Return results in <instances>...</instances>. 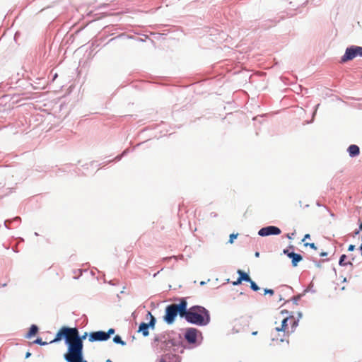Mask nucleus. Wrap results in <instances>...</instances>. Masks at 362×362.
<instances>
[{"label": "nucleus", "instance_id": "obj_10", "mask_svg": "<svg viewBox=\"0 0 362 362\" xmlns=\"http://www.w3.org/2000/svg\"><path fill=\"white\" fill-rule=\"evenodd\" d=\"M284 252L292 259V265L296 267L298 263L302 260V256L293 252H289L288 250H284Z\"/></svg>", "mask_w": 362, "mask_h": 362}, {"label": "nucleus", "instance_id": "obj_8", "mask_svg": "<svg viewBox=\"0 0 362 362\" xmlns=\"http://www.w3.org/2000/svg\"><path fill=\"white\" fill-rule=\"evenodd\" d=\"M281 233V230L274 226H269L267 227H264L261 228L259 232L258 235L260 236H268L270 235H279Z\"/></svg>", "mask_w": 362, "mask_h": 362}, {"label": "nucleus", "instance_id": "obj_21", "mask_svg": "<svg viewBox=\"0 0 362 362\" xmlns=\"http://www.w3.org/2000/svg\"><path fill=\"white\" fill-rule=\"evenodd\" d=\"M305 246H309L311 248L314 249V250H316L317 247L315 246V245L314 243H305Z\"/></svg>", "mask_w": 362, "mask_h": 362}, {"label": "nucleus", "instance_id": "obj_24", "mask_svg": "<svg viewBox=\"0 0 362 362\" xmlns=\"http://www.w3.org/2000/svg\"><path fill=\"white\" fill-rule=\"evenodd\" d=\"M308 238H310V235L309 234H306L305 236H304V238L302 240L303 242H304L306 239Z\"/></svg>", "mask_w": 362, "mask_h": 362}, {"label": "nucleus", "instance_id": "obj_6", "mask_svg": "<svg viewBox=\"0 0 362 362\" xmlns=\"http://www.w3.org/2000/svg\"><path fill=\"white\" fill-rule=\"evenodd\" d=\"M198 335H201V332L198 329L195 328H188L186 329L185 338L189 344H195Z\"/></svg>", "mask_w": 362, "mask_h": 362}, {"label": "nucleus", "instance_id": "obj_14", "mask_svg": "<svg viewBox=\"0 0 362 362\" xmlns=\"http://www.w3.org/2000/svg\"><path fill=\"white\" fill-rule=\"evenodd\" d=\"M346 259V256L345 255H342L341 257H340V259H339V264L341 266H345L348 264L352 265V263L349 262H345V259Z\"/></svg>", "mask_w": 362, "mask_h": 362}, {"label": "nucleus", "instance_id": "obj_28", "mask_svg": "<svg viewBox=\"0 0 362 362\" xmlns=\"http://www.w3.org/2000/svg\"><path fill=\"white\" fill-rule=\"evenodd\" d=\"M6 286V284H2V286Z\"/></svg>", "mask_w": 362, "mask_h": 362}, {"label": "nucleus", "instance_id": "obj_5", "mask_svg": "<svg viewBox=\"0 0 362 362\" xmlns=\"http://www.w3.org/2000/svg\"><path fill=\"white\" fill-rule=\"evenodd\" d=\"M362 57V47L351 46L346 49V52L341 57V62H346L352 60L356 57Z\"/></svg>", "mask_w": 362, "mask_h": 362}, {"label": "nucleus", "instance_id": "obj_20", "mask_svg": "<svg viewBox=\"0 0 362 362\" xmlns=\"http://www.w3.org/2000/svg\"><path fill=\"white\" fill-rule=\"evenodd\" d=\"M115 333V329L112 328H110L108 329V331L106 332L107 334H108V339H110V335L113 334Z\"/></svg>", "mask_w": 362, "mask_h": 362}, {"label": "nucleus", "instance_id": "obj_11", "mask_svg": "<svg viewBox=\"0 0 362 362\" xmlns=\"http://www.w3.org/2000/svg\"><path fill=\"white\" fill-rule=\"evenodd\" d=\"M238 274H239V277L238 278L236 281L233 282V285H239L242 283L243 281L247 282L251 281V278L247 274H246L243 270L238 269Z\"/></svg>", "mask_w": 362, "mask_h": 362}, {"label": "nucleus", "instance_id": "obj_19", "mask_svg": "<svg viewBox=\"0 0 362 362\" xmlns=\"http://www.w3.org/2000/svg\"><path fill=\"white\" fill-rule=\"evenodd\" d=\"M274 293V290H272V289H269V288H265L264 289V294L273 295Z\"/></svg>", "mask_w": 362, "mask_h": 362}, {"label": "nucleus", "instance_id": "obj_22", "mask_svg": "<svg viewBox=\"0 0 362 362\" xmlns=\"http://www.w3.org/2000/svg\"><path fill=\"white\" fill-rule=\"evenodd\" d=\"M294 235H295V233H291V234H289V233H288V234H287V235H286V236H287V238H288V239H293Z\"/></svg>", "mask_w": 362, "mask_h": 362}, {"label": "nucleus", "instance_id": "obj_1", "mask_svg": "<svg viewBox=\"0 0 362 362\" xmlns=\"http://www.w3.org/2000/svg\"><path fill=\"white\" fill-rule=\"evenodd\" d=\"M88 334L86 332L81 337L76 327H62L57 333L55 338L50 341L54 343L64 338L67 345V351L64 354V358L67 362H87L83 358V343Z\"/></svg>", "mask_w": 362, "mask_h": 362}, {"label": "nucleus", "instance_id": "obj_18", "mask_svg": "<svg viewBox=\"0 0 362 362\" xmlns=\"http://www.w3.org/2000/svg\"><path fill=\"white\" fill-rule=\"evenodd\" d=\"M238 234H234V233H232L230 235V238H229V243L232 244L233 243V241H234V239H235L237 237H238Z\"/></svg>", "mask_w": 362, "mask_h": 362}, {"label": "nucleus", "instance_id": "obj_2", "mask_svg": "<svg viewBox=\"0 0 362 362\" xmlns=\"http://www.w3.org/2000/svg\"><path fill=\"white\" fill-rule=\"evenodd\" d=\"M184 317L187 322L197 325H206L210 320L209 312L202 306H193L189 310L186 309Z\"/></svg>", "mask_w": 362, "mask_h": 362}, {"label": "nucleus", "instance_id": "obj_7", "mask_svg": "<svg viewBox=\"0 0 362 362\" xmlns=\"http://www.w3.org/2000/svg\"><path fill=\"white\" fill-rule=\"evenodd\" d=\"M148 315L151 317V320H150L149 323L142 322L140 324L139 327V332H141L144 337H146L148 335L149 327H151L152 328H153L155 326V323H156V320H155L154 317L151 314V313H148Z\"/></svg>", "mask_w": 362, "mask_h": 362}, {"label": "nucleus", "instance_id": "obj_27", "mask_svg": "<svg viewBox=\"0 0 362 362\" xmlns=\"http://www.w3.org/2000/svg\"><path fill=\"white\" fill-rule=\"evenodd\" d=\"M255 256H256V257H258V256H259V252H256V253H255Z\"/></svg>", "mask_w": 362, "mask_h": 362}, {"label": "nucleus", "instance_id": "obj_12", "mask_svg": "<svg viewBox=\"0 0 362 362\" xmlns=\"http://www.w3.org/2000/svg\"><path fill=\"white\" fill-rule=\"evenodd\" d=\"M349 154L351 157H355L360 153L359 147L357 145L351 144L347 149Z\"/></svg>", "mask_w": 362, "mask_h": 362}, {"label": "nucleus", "instance_id": "obj_3", "mask_svg": "<svg viewBox=\"0 0 362 362\" xmlns=\"http://www.w3.org/2000/svg\"><path fill=\"white\" fill-rule=\"evenodd\" d=\"M187 306V303L185 298H182L178 304L168 305L165 308L164 320L169 325L173 324L178 314L180 317H184Z\"/></svg>", "mask_w": 362, "mask_h": 362}, {"label": "nucleus", "instance_id": "obj_13", "mask_svg": "<svg viewBox=\"0 0 362 362\" xmlns=\"http://www.w3.org/2000/svg\"><path fill=\"white\" fill-rule=\"evenodd\" d=\"M38 332V327L35 325H31L28 332L25 334V338L30 339L33 336L35 335Z\"/></svg>", "mask_w": 362, "mask_h": 362}, {"label": "nucleus", "instance_id": "obj_9", "mask_svg": "<svg viewBox=\"0 0 362 362\" xmlns=\"http://www.w3.org/2000/svg\"><path fill=\"white\" fill-rule=\"evenodd\" d=\"M88 339L91 342L96 341H106L108 339V334L103 331L93 332L89 334Z\"/></svg>", "mask_w": 362, "mask_h": 362}, {"label": "nucleus", "instance_id": "obj_15", "mask_svg": "<svg viewBox=\"0 0 362 362\" xmlns=\"http://www.w3.org/2000/svg\"><path fill=\"white\" fill-rule=\"evenodd\" d=\"M113 341L116 344H119L122 346H124L126 344V343L123 340H122L121 337L119 335H116L113 338Z\"/></svg>", "mask_w": 362, "mask_h": 362}, {"label": "nucleus", "instance_id": "obj_25", "mask_svg": "<svg viewBox=\"0 0 362 362\" xmlns=\"http://www.w3.org/2000/svg\"><path fill=\"white\" fill-rule=\"evenodd\" d=\"M30 355H31V354H30L29 351H28V352L26 353V354H25V358H28V357H30Z\"/></svg>", "mask_w": 362, "mask_h": 362}, {"label": "nucleus", "instance_id": "obj_23", "mask_svg": "<svg viewBox=\"0 0 362 362\" xmlns=\"http://www.w3.org/2000/svg\"><path fill=\"white\" fill-rule=\"evenodd\" d=\"M354 248H355V245H350L349 246V247H348V250H349V251H353V250H354Z\"/></svg>", "mask_w": 362, "mask_h": 362}, {"label": "nucleus", "instance_id": "obj_16", "mask_svg": "<svg viewBox=\"0 0 362 362\" xmlns=\"http://www.w3.org/2000/svg\"><path fill=\"white\" fill-rule=\"evenodd\" d=\"M249 282L250 283V287L253 291H257L259 290V287L252 279L251 281Z\"/></svg>", "mask_w": 362, "mask_h": 362}, {"label": "nucleus", "instance_id": "obj_17", "mask_svg": "<svg viewBox=\"0 0 362 362\" xmlns=\"http://www.w3.org/2000/svg\"><path fill=\"white\" fill-rule=\"evenodd\" d=\"M33 343L37 344H40V345H46V344H47V342L42 341L41 338H37Z\"/></svg>", "mask_w": 362, "mask_h": 362}, {"label": "nucleus", "instance_id": "obj_26", "mask_svg": "<svg viewBox=\"0 0 362 362\" xmlns=\"http://www.w3.org/2000/svg\"><path fill=\"white\" fill-rule=\"evenodd\" d=\"M360 230H362V223L359 225Z\"/></svg>", "mask_w": 362, "mask_h": 362}, {"label": "nucleus", "instance_id": "obj_4", "mask_svg": "<svg viewBox=\"0 0 362 362\" xmlns=\"http://www.w3.org/2000/svg\"><path fill=\"white\" fill-rule=\"evenodd\" d=\"M297 322L293 316L287 317L282 320L281 325L276 327V330L288 334L294 331Z\"/></svg>", "mask_w": 362, "mask_h": 362}]
</instances>
